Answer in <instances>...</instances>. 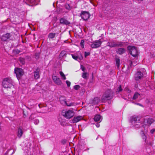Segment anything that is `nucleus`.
Segmentation results:
<instances>
[{
	"instance_id": "obj_1",
	"label": "nucleus",
	"mask_w": 155,
	"mask_h": 155,
	"mask_svg": "<svg viewBox=\"0 0 155 155\" xmlns=\"http://www.w3.org/2000/svg\"><path fill=\"white\" fill-rule=\"evenodd\" d=\"M113 96V93L112 90L108 89L104 92L103 95L101 97V100L102 102L112 99Z\"/></svg>"
},
{
	"instance_id": "obj_2",
	"label": "nucleus",
	"mask_w": 155,
	"mask_h": 155,
	"mask_svg": "<svg viewBox=\"0 0 155 155\" xmlns=\"http://www.w3.org/2000/svg\"><path fill=\"white\" fill-rule=\"evenodd\" d=\"M126 43L121 41H111L107 43L108 46L110 48H113L115 47H124L126 46L125 45Z\"/></svg>"
},
{
	"instance_id": "obj_3",
	"label": "nucleus",
	"mask_w": 155,
	"mask_h": 155,
	"mask_svg": "<svg viewBox=\"0 0 155 155\" xmlns=\"http://www.w3.org/2000/svg\"><path fill=\"white\" fill-rule=\"evenodd\" d=\"M146 72L145 69H143L141 70L137 71L135 74L134 78L136 81L141 79L146 75Z\"/></svg>"
},
{
	"instance_id": "obj_4",
	"label": "nucleus",
	"mask_w": 155,
	"mask_h": 155,
	"mask_svg": "<svg viewBox=\"0 0 155 155\" xmlns=\"http://www.w3.org/2000/svg\"><path fill=\"white\" fill-rule=\"evenodd\" d=\"M2 85L5 88H11L13 86L12 79L8 78H5L2 82Z\"/></svg>"
},
{
	"instance_id": "obj_5",
	"label": "nucleus",
	"mask_w": 155,
	"mask_h": 155,
	"mask_svg": "<svg viewBox=\"0 0 155 155\" xmlns=\"http://www.w3.org/2000/svg\"><path fill=\"white\" fill-rule=\"evenodd\" d=\"M128 49L129 50L130 54L134 57H136L138 55V52L136 48L134 46H129L127 47Z\"/></svg>"
},
{
	"instance_id": "obj_6",
	"label": "nucleus",
	"mask_w": 155,
	"mask_h": 155,
	"mask_svg": "<svg viewBox=\"0 0 155 155\" xmlns=\"http://www.w3.org/2000/svg\"><path fill=\"white\" fill-rule=\"evenodd\" d=\"M102 43V41L101 39H99L98 40H96L93 42H91L89 44V45L92 48H97L101 46Z\"/></svg>"
},
{
	"instance_id": "obj_7",
	"label": "nucleus",
	"mask_w": 155,
	"mask_h": 155,
	"mask_svg": "<svg viewBox=\"0 0 155 155\" xmlns=\"http://www.w3.org/2000/svg\"><path fill=\"white\" fill-rule=\"evenodd\" d=\"M62 114L65 117L67 118H70L74 115L73 111L71 110H68L66 111H62Z\"/></svg>"
},
{
	"instance_id": "obj_8",
	"label": "nucleus",
	"mask_w": 155,
	"mask_h": 155,
	"mask_svg": "<svg viewBox=\"0 0 155 155\" xmlns=\"http://www.w3.org/2000/svg\"><path fill=\"white\" fill-rule=\"evenodd\" d=\"M15 72L18 80L24 74L23 70L20 68H15Z\"/></svg>"
},
{
	"instance_id": "obj_9",
	"label": "nucleus",
	"mask_w": 155,
	"mask_h": 155,
	"mask_svg": "<svg viewBox=\"0 0 155 155\" xmlns=\"http://www.w3.org/2000/svg\"><path fill=\"white\" fill-rule=\"evenodd\" d=\"M80 16L84 20H87L90 17V15L89 13L87 12L84 11H81Z\"/></svg>"
},
{
	"instance_id": "obj_10",
	"label": "nucleus",
	"mask_w": 155,
	"mask_h": 155,
	"mask_svg": "<svg viewBox=\"0 0 155 155\" xmlns=\"http://www.w3.org/2000/svg\"><path fill=\"white\" fill-rule=\"evenodd\" d=\"M154 121V120L153 118L146 117L144 119L143 122L145 124H147L150 125Z\"/></svg>"
},
{
	"instance_id": "obj_11",
	"label": "nucleus",
	"mask_w": 155,
	"mask_h": 155,
	"mask_svg": "<svg viewBox=\"0 0 155 155\" xmlns=\"http://www.w3.org/2000/svg\"><path fill=\"white\" fill-rule=\"evenodd\" d=\"M52 79L55 83L58 85H61L62 83L60 78L56 76H53Z\"/></svg>"
},
{
	"instance_id": "obj_12",
	"label": "nucleus",
	"mask_w": 155,
	"mask_h": 155,
	"mask_svg": "<svg viewBox=\"0 0 155 155\" xmlns=\"http://www.w3.org/2000/svg\"><path fill=\"white\" fill-rule=\"evenodd\" d=\"M59 99L61 103L63 104L66 105L68 106H71L73 105L71 103L69 104H68L67 103L66 99H65L64 97H61Z\"/></svg>"
},
{
	"instance_id": "obj_13",
	"label": "nucleus",
	"mask_w": 155,
	"mask_h": 155,
	"mask_svg": "<svg viewBox=\"0 0 155 155\" xmlns=\"http://www.w3.org/2000/svg\"><path fill=\"white\" fill-rule=\"evenodd\" d=\"M35 0H24L23 2L26 4L29 5H35Z\"/></svg>"
},
{
	"instance_id": "obj_14",
	"label": "nucleus",
	"mask_w": 155,
	"mask_h": 155,
	"mask_svg": "<svg viewBox=\"0 0 155 155\" xmlns=\"http://www.w3.org/2000/svg\"><path fill=\"white\" fill-rule=\"evenodd\" d=\"M83 119L81 116H78L75 117L72 120V122L73 123H76L78 122Z\"/></svg>"
},
{
	"instance_id": "obj_15",
	"label": "nucleus",
	"mask_w": 155,
	"mask_h": 155,
	"mask_svg": "<svg viewBox=\"0 0 155 155\" xmlns=\"http://www.w3.org/2000/svg\"><path fill=\"white\" fill-rule=\"evenodd\" d=\"M10 34L8 33H6L2 36L1 39L3 41H6L10 38Z\"/></svg>"
},
{
	"instance_id": "obj_16",
	"label": "nucleus",
	"mask_w": 155,
	"mask_h": 155,
	"mask_svg": "<svg viewBox=\"0 0 155 155\" xmlns=\"http://www.w3.org/2000/svg\"><path fill=\"white\" fill-rule=\"evenodd\" d=\"M139 118L136 116H133L131 117V121L132 123L134 124L138 123L139 121Z\"/></svg>"
},
{
	"instance_id": "obj_17",
	"label": "nucleus",
	"mask_w": 155,
	"mask_h": 155,
	"mask_svg": "<svg viewBox=\"0 0 155 155\" xmlns=\"http://www.w3.org/2000/svg\"><path fill=\"white\" fill-rule=\"evenodd\" d=\"M126 50L124 48H118L117 51L116 52L119 54L121 55L125 52Z\"/></svg>"
},
{
	"instance_id": "obj_18",
	"label": "nucleus",
	"mask_w": 155,
	"mask_h": 155,
	"mask_svg": "<svg viewBox=\"0 0 155 155\" xmlns=\"http://www.w3.org/2000/svg\"><path fill=\"white\" fill-rule=\"evenodd\" d=\"M34 76L35 79H38L39 78V69H37L36 71L34 72Z\"/></svg>"
},
{
	"instance_id": "obj_19",
	"label": "nucleus",
	"mask_w": 155,
	"mask_h": 155,
	"mask_svg": "<svg viewBox=\"0 0 155 155\" xmlns=\"http://www.w3.org/2000/svg\"><path fill=\"white\" fill-rule=\"evenodd\" d=\"M60 21V23L64 25H68L70 23L67 20L63 18H61Z\"/></svg>"
},
{
	"instance_id": "obj_20",
	"label": "nucleus",
	"mask_w": 155,
	"mask_h": 155,
	"mask_svg": "<svg viewBox=\"0 0 155 155\" xmlns=\"http://www.w3.org/2000/svg\"><path fill=\"white\" fill-rule=\"evenodd\" d=\"M23 134V132L22 128L21 127L18 128L17 134L18 137L20 138L22 136Z\"/></svg>"
},
{
	"instance_id": "obj_21",
	"label": "nucleus",
	"mask_w": 155,
	"mask_h": 155,
	"mask_svg": "<svg viewBox=\"0 0 155 155\" xmlns=\"http://www.w3.org/2000/svg\"><path fill=\"white\" fill-rule=\"evenodd\" d=\"M100 99L98 97H96L94 98L93 100L92 104L94 105L97 104L98 103Z\"/></svg>"
},
{
	"instance_id": "obj_22",
	"label": "nucleus",
	"mask_w": 155,
	"mask_h": 155,
	"mask_svg": "<svg viewBox=\"0 0 155 155\" xmlns=\"http://www.w3.org/2000/svg\"><path fill=\"white\" fill-rule=\"evenodd\" d=\"M101 117L100 115H97L94 118V120L95 121H99L101 120Z\"/></svg>"
},
{
	"instance_id": "obj_23",
	"label": "nucleus",
	"mask_w": 155,
	"mask_h": 155,
	"mask_svg": "<svg viewBox=\"0 0 155 155\" xmlns=\"http://www.w3.org/2000/svg\"><path fill=\"white\" fill-rule=\"evenodd\" d=\"M67 54L66 52L65 51H63L59 54L60 58L62 57L66 56Z\"/></svg>"
},
{
	"instance_id": "obj_24",
	"label": "nucleus",
	"mask_w": 155,
	"mask_h": 155,
	"mask_svg": "<svg viewBox=\"0 0 155 155\" xmlns=\"http://www.w3.org/2000/svg\"><path fill=\"white\" fill-rule=\"evenodd\" d=\"M88 76V74L86 72H83L82 73V77L84 79H87Z\"/></svg>"
},
{
	"instance_id": "obj_25",
	"label": "nucleus",
	"mask_w": 155,
	"mask_h": 155,
	"mask_svg": "<svg viewBox=\"0 0 155 155\" xmlns=\"http://www.w3.org/2000/svg\"><path fill=\"white\" fill-rule=\"evenodd\" d=\"M72 58L76 60H78V59H80L79 57L77 54H71Z\"/></svg>"
},
{
	"instance_id": "obj_26",
	"label": "nucleus",
	"mask_w": 155,
	"mask_h": 155,
	"mask_svg": "<svg viewBox=\"0 0 155 155\" xmlns=\"http://www.w3.org/2000/svg\"><path fill=\"white\" fill-rule=\"evenodd\" d=\"M55 35V33H49L48 37L49 38H54Z\"/></svg>"
},
{
	"instance_id": "obj_27",
	"label": "nucleus",
	"mask_w": 155,
	"mask_h": 155,
	"mask_svg": "<svg viewBox=\"0 0 155 155\" xmlns=\"http://www.w3.org/2000/svg\"><path fill=\"white\" fill-rule=\"evenodd\" d=\"M115 61L117 66V68H118L120 65V59L118 58H116L115 59Z\"/></svg>"
},
{
	"instance_id": "obj_28",
	"label": "nucleus",
	"mask_w": 155,
	"mask_h": 155,
	"mask_svg": "<svg viewBox=\"0 0 155 155\" xmlns=\"http://www.w3.org/2000/svg\"><path fill=\"white\" fill-rule=\"evenodd\" d=\"M140 96V95L137 92L135 93L133 97V99L134 100L136 99L138 97Z\"/></svg>"
},
{
	"instance_id": "obj_29",
	"label": "nucleus",
	"mask_w": 155,
	"mask_h": 155,
	"mask_svg": "<svg viewBox=\"0 0 155 155\" xmlns=\"http://www.w3.org/2000/svg\"><path fill=\"white\" fill-rule=\"evenodd\" d=\"M60 74L61 77L62 78L63 80H65L66 79V78L65 76V75L62 71L60 72Z\"/></svg>"
},
{
	"instance_id": "obj_30",
	"label": "nucleus",
	"mask_w": 155,
	"mask_h": 155,
	"mask_svg": "<svg viewBox=\"0 0 155 155\" xmlns=\"http://www.w3.org/2000/svg\"><path fill=\"white\" fill-rule=\"evenodd\" d=\"M19 61L22 65L24 64L25 63L24 58H19Z\"/></svg>"
},
{
	"instance_id": "obj_31",
	"label": "nucleus",
	"mask_w": 155,
	"mask_h": 155,
	"mask_svg": "<svg viewBox=\"0 0 155 155\" xmlns=\"http://www.w3.org/2000/svg\"><path fill=\"white\" fill-rule=\"evenodd\" d=\"M84 41L83 40H82L80 42V45L81 47L82 48H84Z\"/></svg>"
},
{
	"instance_id": "obj_32",
	"label": "nucleus",
	"mask_w": 155,
	"mask_h": 155,
	"mask_svg": "<svg viewBox=\"0 0 155 155\" xmlns=\"http://www.w3.org/2000/svg\"><path fill=\"white\" fill-rule=\"evenodd\" d=\"M122 90V89L121 88V86L120 85L117 89V91L116 92H119L121 91Z\"/></svg>"
},
{
	"instance_id": "obj_33",
	"label": "nucleus",
	"mask_w": 155,
	"mask_h": 155,
	"mask_svg": "<svg viewBox=\"0 0 155 155\" xmlns=\"http://www.w3.org/2000/svg\"><path fill=\"white\" fill-rule=\"evenodd\" d=\"M65 8L68 10H70L71 9V8L70 5L68 4H66L65 5Z\"/></svg>"
},
{
	"instance_id": "obj_34",
	"label": "nucleus",
	"mask_w": 155,
	"mask_h": 155,
	"mask_svg": "<svg viewBox=\"0 0 155 155\" xmlns=\"http://www.w3.org/2000/svg\"><path fill=\"white\" fill-rule=\"evenodd\" d=\"M80 87L79 85H76L74 86V88L76 90H78L80 88Z\"/></svg>"
},
{
	"instance_id": "obj_35",
	"label": "nucleus",
	"mask_w": 155,
	"mask_h": 155,
	"mask_svg": "<svg viewBox=\"0 0 155 155\" xmlns=\"http://www.w3.org/2000/svg\"><path fill=\"white\" fill-rule=\"evenodd\" d=\"M39 123V120L38 119H35L34 120V124H36V125H37V124L38 123Z\"/></svg>"
},
{
	"instance_id": "obj_36",
	"label": "nucleus",
	"mask_w": 155,
	"mask_h": 155,
	"mask_svg": "<svg viewBox=\"0 0 155 155\" xmlns=\"http://www.w3.org/2000/svg\"><path fill=\"white\" fill-rule=\"evenodd\" d=\"M66 83L67 84V86L69 87L70 86L71 84V82L68 81H66Z\"/></svg>"
},
{
	"instance_id": "obj_37",
	"label": "nucleus",
	"mask_w": 155,
	"mask_h": 155,
	"mask_svg": "<svg viewBox=\"0 0 155 155\" xmlns=\"http://www.w3.org/2000/svg\"><path fill=\"white\" fill-rule=\"evenodd\" d=\"M84 54L85 57H86L87 56L89 55L90 54V53L89 52H85Z\"/></svg>"
},
{
	"instance_id": "obj_38",
	"label": "nucleus",
	"mask_w": 155,
	"mask_h": 155,
	"mask_svg": "<svg viewBox=\"0 0 155 155\" xmlns=\"http://www.w3.org/2000/svg\"><path fill=\"white\" fill-rule=\"evenodd\" d=\"M81 68L83 71L84 72L85 71L86 69L82 65L81 66Z\"/></svg>"
},
{
	"instance_id": "obj_39",
	"label": "nucleus",
	"mask_w": 155,
	"mask_h": 155,
	"mask_svg": "<svg viewBox=\"0 0 155 155\" xmlns=\"http://www.w3.org/2000/svg\"><path fill=\"white\" fill-rule=\"evenodd\" d=\"M34 118V117L33 114H31L29 117V119L31 120H32Z\"/></svg>"
},
{
	"instance_id": "obj_40",
	"label": "nucleus",
	"mask_w": 155,
	"mask_h": 155,
	"mask_svg": "<svg viewBox=\"0 0 155 155\" xmlns=\"http://www.w3.org/2000/svg\"><path fill=\"white\" fill-rule=\"evenodd\" d=\"M155 132V129H153L151 130H150V132L151 134H152L154 133Z\"/></svg>"
},
{
	"instance_id": "obj_41",
	"label": "nucleus",
	"mask_w": 155,
	"mask_h": 155,
	"mask_svg": "<svg viewBox=\"0 0 155 155\" xmlns=\"http://www.w3.org/2000/svg\"><path fill=\"white\" fill-rule=\"evenodd\" d=\"M96 126L97 127H100V124L99 123H97L96 124Z\"/></svg>"
},
{
	"instance_id": "obj_42",
	"label": "nucleus",
	"mask_w": 155,
	"mask_h": 155,
	"mask_svg": "<svg viewBox=\"0 0 155 155\" xmlns=\"http://www.w3.org/2000/svg\"><path fill=\"white\" fill-rule=\"evenodd\" d=\"M130 65V66H135V65H134L133 64V62H131Z\"/></svg>"
},
{
	"instance_id": "obj_43",
	"label": "nucleus",
	"mask_w": 155,
	"mask_h": 155,
	"mask_svg": "<svg viewBox=\"0 0 155 155\" xmlns=\"http://www.w3.org/2000/svg\"><path fill=\"white\" fill-rule=\"evenodd\" d=\"M38 106L40 108L42 107H43L42 105V104H39L38 105Z\"/></svg>"
}]
</instances>
